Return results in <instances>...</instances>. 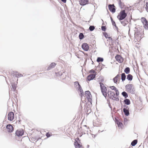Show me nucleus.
Here are the masks:
<instances>
[{"label": "nucleus", "mask_w": 148, "mask_h": 148, "mask_svg": "<svg viewBox=\"0 0 148 148\" xmlns=\"http://www.w3.org/2000/svg\"><path fill=\"white\" fill-rule=\"evenodd\" d=\"M108 93L110 98L114 100H119L118 96L119 95V92H117L112 91V90H108Z\"/></svg>", "instance_id": "1"}, {"label": "nucleus", "mask_w": 148, "mask_h": 148, "mask_svg": "<svg viewBox=\"0 0 148 148\" xmlns=\"http://www.w3.org/2000/svg\"><path fill=\"white\" fill-rule=\"evenodd\" d=\"M144 37L143 33L141 32L138 30H136L134 34V40L135 42H139Z\"/></svg>", "instance_id": "2"}, {"label": "nucleus", "mask_w": 148, "mask_h": 148, "mask_svg": "<svg viewBox=\"0 0 148 148\" xmlns=\"http://www.w3.org/2000/svg\"><path fill=\"white\" fill-rule=\"evenodd\" d=\"M127 16V13L125 12V10H123L121 11L117 16V18L119 20L124 19Z\"/></svg>", "instance_id": "3"}, {"label": "nucleus", "mask_w": 148, "mask_h": 148, "mask_svg": "<svg viewBox=\"0 0 148 148\" xmlns=\"http://www.w3.org/2000/svg\"><path fill=\"white\" fill-rule=\"evenodd\" d=\"M126 91L132 94H133L135 91L133 86L132 84H128L125 86Z\"/></svg>", "instance_id": "4"}, {"label": "nucleus", "mask_w": 148, "mask_h": 148, "mask_svg": "<svg viewBox=\"0 0 148 148\" xmlns=\"http://www.w3.org/2000/svg\"><path fill=\"white\" fill-rule=\"evenodd\" d=\"M101 92L103 95L106 97L107 96V90L104 84L100 86Z\"/></svg>", "instance_id": "5"}, {"label": "nucleus", "mask_w": 148, "mask_h": 148, "mask_svg": "<svg viewBox=\"0 0 148 148\" xmlns=\"http://www.w3.org/2000/svg\"><path fill=\"white\" fill-rule=\"evenodd\" d=\"M141 21L143 24V27L146 29H148V21L145 18L142 17L141 18Z\"/></svg>", "instance_id": "6"}, {"label": "nucleus", "mask_w": 148, "mask_h": 148, "mask_svg": "<svg viewBox=\"0 0 148 148\" xmlns=\"http://www.w3.org/2000/svg\"><path fill=\"white\" fill-rule=\"evenodd\" d=\"M75 84H77V85H76V87L77 88V90L78 91H79L81 93V97H82V96L83 95V92L82 89V88L81 86L80 85L79 82H75Z\"/></svg>", "instance_id": "7"}, {"label": "nucleus", "mask_w": 148, "mask_h": 148, "mask_svg": "<svg viewBox=\"0 0 148 148\" xmlns=\"http://www.w3.org/2000/svg\"><path fill=\"white\" fill-rule=\"evenodd\" d=\"M75 84H77V85H76V87L77 88V90L78 91H79L81 93V97H82V96L83 95V92L82 89V88L81 86L80 85L79 82H75Z\"/></svg>", "instance_id": "8"}, {"label": "nucleus", "mask_w": 148, "mask_h": 148, "mask_svg": "<svg viewBox=\"0 0 148 148\" xmlns=\"http://www.w3.org/2000/svg\"><path fill=\"white\" fill-rule=\"evenodd\" d=\"M8 119L10 121H12L14 117V114L13 112H9L7 115Z\"/></svg>", "instance_id": "9"}, {"label": "nucleus", "mask_w": 148, "mask_h": 148, "mask_svg": "<svg viewBox=\"0 0 148 148\" xmlns=\"http://www.w3.org/2000/svg\"><path fill=\"white\" fill-rule=\"evenodd\" d=\"M120 74H117L113 79V80L114 82L116 84L119 83L120 79Z\"/></svg>", "instance_id": "10"}, {"label": "nucleus", "mask_w": 148, "mask_h": 148, "mask_svg": "<svg viewBox=\"0 0 148 148\" xmlns=\"http://www.w3.org/2000/svg\"><path fill=\"white\" fill-rule=\"evenodd\" d=\"M115 58L116 60L119 63H121L123 61V58L120 55H117L115 57Z\"/></svg>", "instance_id": "11"}, {"label": "nucleus", "mask_w": 148, "mask_h": 148, "mask_svg": "<svg viewBox=\"0 0 148 148\" xmlns=\"http://www.w3.org/2000/svg\"><path fill=\"white\" fill-rule=\"evenodd\" d=\"M95 74H90L87 77L86 81L87 82L90 81L91 80H93L95 77Z\"/></svg>", "instance_id": "12"}, {"label": "nucleus", "mask_w": 148, "mask_h": 148, "mask_svg": "<svg viewBox=\"0 0 148 148\" xmlns=\"http://www.w3.org/2000/svg\"><path fill=\"white\" fill-rule=\"evenodd\" d=\"M24 132L23 130H18L16 132V134L18 136H21L24 134Z\"/></svg>", "instance_id": "13"}, {"label": "nucleus", "mask_w": 148, "mask_h": 148, "mask_svg": "<svg viewBox=\"0 0 148 148\" xmlns=\"http://www.w3.org/2000/svg\"><path fill=\"white\" fill-rule=\"evenodd\" d=\"M7 131L9 132H12L14 130V128L13 126L10 124L7 125L6 126Z\"/></svg>", "instance_id": "14"}, {"label": "nucleus", "mask_w": 148, "mask_h": 148, "mask_svg": "<svg viewBox=\"0 0 148 148\" xmlns=\"http://www.w3.org/2000/svg\"><path fill=\"white\" fill-rule=\"evenodd\" d=\"M82 47V48L85 51H88L89 49V46L86 43H83Z\"/></svg>", "instance_id": "15"}, {"label": "nucleus", "mask_w": 148, "mask_h": 148, "mask_svg": "<svg viewBox=\"0 0 148 148\" xmlns=\"http://www.w3.org/2000/svg\"><path fill=\"white\" fill-rule=\"evenodd\" d=\"M74 145L75 148H84L80 142H75Z\"/></svg>", "instance_id": "16"}, {"label": "nucleus", "mask_w": 148, "mask_h": 148, "mask_svg": "<svg viewBox=\"0 0 148 148\" xmlns=\"http://www.w3.org/2000/svg\"><path fill=\"white\" fill-rule=\"evenodd\" d=\"M79 4L82 5H84L89 3L88 0H79Z\"/></svg>", "instance_id": "17"}, {"label": "nucleus", "mask_w": 148, "mask_h": 148, "mask_svg": "<svg viewBox=\"0 0 148 148\" xmlns=\"http://www.w3.org/2000/svg\"><path fill=\"white\" fill-rule=\"evenodd\" d=\"M114 7L115 6L113 4L108 5V8L110 11L112 13H114L115 12V9Z\"/></svg>", "instance_id": "18"}, {"label": "nucleus", "mask_w": 148, "mask_h": 148, "mask_svg": "<svg viewBox=\"0 0 148 148\" xmlns=\"http://www.w3.org/2000/svg\"><path fill=\"white\" fill-rule=\"evenodd\" d=\"M85 95L86 98L88 99H90L91 97H92L90 92L88 91L85 92Z\"/></svg>", "instance_id": "19"}, {"label": "nucleus", "mask_w": 148, "mask_h": 148, "mask_svg": "<svg viewBox=\"0 0 148 148\" xmlns=\"http://www.w3.org/2000/svg\"><path fill=\"white\" fill-rule=\"evenodd\" d=\"M109 88L110 90L109 89L108 90H112V91L114 90L115 92H119L117 88L114 86H110Z\"/></svg>", "instance_id": "20"}, {"label": "nucleus", "mask_w": 148, "mask_h": 148, "mask_svg": "<svg viewBox=\"0 0 148 148\" xmlns=\"http://www.w3.org/2000/svg\"><path fill=\"white\" fill-rule=\"evenodd\" d=\"M103 78L101 77H99L98 78V81L99 83L100 86L102 85V84H104L102 83L104 81Z\"/></svg>", "instance_id": "21"}, {"label": "nucleus", "mask_w": 148, "mask_h": 148, "mask_svg": "<svg viewBox=\"0 0 148 148\" xmlns=\"http://www.w3.org/2000/svg\"><path fill=\"white\" fill-rule=\"evenodd\" d=\"M23 76V75L22 74L17 72H15L14 75V77H22Z\"/></svg>", "instance_id": "22"}, {"label": "nucleus", "mask_w": 148, "mask_h": 148, "mask_svg": "<svg viewBox=\"0 0 148 148\" xmlns=\"http://www.w3.org/2000/svg\"><path fill=\"white\" fill-rule=\"evenodd\" d=\"M56 65V64L55 63H51L50 65L48 68V70H50L51 69L54 68Z\"/></svg>", "instance_id": "23"}, {"label": "nucleus", "mask_w": 148, "mask_h": 148, "mask_svg": "<svg viewBox=\"0 0 148 148\" xmlns=\"http://www.w3.org/2000/svg\"><path fill=\"white\" fill-rule=\"evenodd\" d=\"M123 111L126 115L128 116L129 114L128 110L124 108L123 109Z\"/></svg>", "instance_id": "24"}, {"label": "nucleus", "mask_w": 148, "mask_h": 148, "mask_svg": "<svg viewBox=\"0 0 148 148\" xmlns=\"http://www.w3.org/2000/svg\"><path fill=\"white\" fill-rule=\"evenodd\" d=\"M121 79L122 81H124L125 79L126 75L125 73H123L121 75Z\"/></svg>", "instance_id": "25"}, {"label": "nucleus", "mask_w": 148, "mask_h": 148, "mask_svg": "<svg viewBox=\"0 0 148 148\" xmlns=\"http://www.w3.org/2000/svg\"><path fill=\"white\" fill-rule=\"evenodd\" d=\"M127 78L128 80L131 81L133 79V76L132 75L129 74L127 75Z\"/></svg>", "instance_id": "26"}, {"label": "nucleus", "mask_w": 148, "mask_h": 148, "mask_svg": "<svg viewBox=\"0 0 148 148\" xmlns=\"http://www.w3.org/2000/svg\"><path fill=\"white\" fill-rule=\"evenodd\" d=\"M130 69L129 67H126L124 70V72L126 74H129L130 72Z\"/></svg>", "instance_id": "27"}, {"label": "nucleus", "mask_w": 148, "mask_h": 148, "mask_svg": "<svg viewBox=\"0 0 148 148\" xmlns=\"http://www.w3.org/2000/svg\"><path fill=\"white\" fill-rule=\"evenodd\" d=\"M124 102H125V104L127 105H129L130 103V100L128 99H125Z\"/></svg>", "instance_id": "28"}, {"label": "nucleus", "mask_w": 148, "mask_h": 148, "mask_svg": "<svg viewBox=\"0 0 148 148\" xmlns=\"http://www.w3.org/2000/svg\"><path fill=\"white\" fill-rule=\"evenodd\" d=\"M122 95L125 97V98H126L127 97H128V95L127 93L125 91H124L123 92L121 93Z\"/></svg>", "instance_id": "29"}, {"label": "nucleus", "mask_w": 148, "mask_h": 148, "mask_svg": "<svg viewBox=\"0 0 148 148\" xmlns=\"http://www.w3.org/2000/svg\"><path fill=\"white\" fill-rule=\"evenodd\" d=\"M137 140H135L132 142L131 145L132 146H134L137 144Z\"/></svg>", "instance_id": "30"}, {"label": "nucleus", "mask_w": 148, "mask_h": 148, "mask_svg": "<svg viewBox=\"0 0 148 148\" xmlns=\"http://www.w3.org/2000/svg\"><path fill=\"white\" fill-rule=\"evenodd\" d=\"M103 61V59L102 58H101L100 57L98 58L97 61L98 62H102Z\"/></svg>", "instance_id": "31"}, {"label": "nucleus", "mask_w": 148, "mask_h": 148, "mask_svg": "<svg viewBox=\"0 0 148 148\" xmlns=\"http://www.w3.org/2000/svg\"><path fill=\"white\" fill-rule=\"evenodd\" d=\"M103 35L106 38H110L109 36V35L106 32L103 33Z\"/></svg>", "instance_id": "32"}, {"label": "nucleus", "mask_w": 148, "mask_h": 148, "mask_svg": "<svg viewBox=\"0 0 148 148\" xmlns=\"http://www.w3.org/2000/svg\"><path fill=\"white\" fill-rule=\"evenodd\" d=\"M89 72L90 73H93L92 74H95V75H96V74H97L96 72L94 70H93V69L91 70Z\"/></svg>", "instance_id": "33"}, {"label": "nucleus", "mask_w": 148, "mask_h": 148, "mask_svg": "<svg viewBox=\"0 0 148 148\" xmlns=\"http://www.w3.org/2000/svg\"><path fill=\"white\" fill-rule=\"evenodd\" d=\"M84 37L83 34L82 33H80L79 35V38L80 39H82Z\"/></svg>", "instance_id": "34"}, {"label": "nucleus", "mask_w": 148, "mask_h": 148, "mask_svg": "<svg viewBox=\"0 0 148 148\" xmlns=\"http://www.w3.org/2000/svg\"><path fill=\"white\" fill-rule=\"evenodd\" d=\"M95 29V27L94 26H90L89 28V29L90 31L93 30Z\"/></svg>", "instance_id": "35"}, {"label": "nucleus", "mask_w": 148, "mask_h": 148, "mask_svg": "<svg viewBox=\"0 0 148 148\" xmlns=\"http://www.w3.org/2000/svg\"><path fill=\"white\" fill-rule=\"evenodd\" d=\"M12 88L13 90H15L16 88V86L15 84H13L12 85Z\"/></svg>", "instance_id": "36"}, {"label": "nucleus", "mask_w": 148, "mask_h": 148, "mask_svg": "<svg viewBox=\"0 0 148 148\" xmlns=\"http://www.w3.org/2000/svg\"><path fill=\"white\" fill-rule=\"evenodd\" d=\"M117 124L119 127H121L123 125V124L122 123L120 122H119L118 121L117 122Z\"/></svg>", "instance_id": "37"}, {"label": "nucleus", "mask_w": 148, "mask_h": 148, "mask_svg": "<svg viewBox=\"0 0 148 148\" xmlns=\"http://www.w3.org/2000/svg\"><path fill=\"white\" fill-rule=\"evenodd\" d=\"M106 29V28L105 26H102L101 27V29L102 30L105 31Z\"/></svg>", "instance_id": "38"}, {"label": "nucleus", "mask_w": 148, "mask_h": 148, "mask_svg": "<svg viewBox=\"0 0 148 148\" xmlns=\"http://www.w3.org/2000/svg\"><path fill=\"white\" fill-rule=\"evenodd\" d=\"M51 133H49L48 132L46 134V136H47V137H49L51 136Z\"/></svg>", "instance_id": "39"}, {"label": "nucleus", "mask_w": 148, "mask_h": 148, "mask_svg": "<svg viewBox=\"0 0 148 148\" xmlns=\"http://www.w3.org/2000/svg\"><path fill=\"white\" fill-rule=\"evenodd\" d=\"M136 46L138 48H139L140 47V44L138 43H136Z\"/></svg>", "instance_id": "40"}, {"label": "nucleus", "mask_w": 148, "mask_h": 148, "mask_svg": "<svg viewBox=\"0 0 148 148\" xmlns=\"http://www.w3.org/2000/svg\"><path fill=\"white\" fill-rule=\"evenodd\" d=\"M31 138L32 140H36L37 139V138L36 137H31Z\"/></svg>", "instance_id": "41"}, {"label": "nucleus", "mask_w": 148, "mask_h": 148, "mask_svg": "<svg viewBox=\"0 0 148 148\" xmlns=\"http://www.w3.org/2000/svg\"><path fill=\"white\" fill-rule=\"evenodd\" d=\"M112 23L113 25L115 27H116V25L114 21H113L112 22Z\"/></svg>", "instance_id": "42"}, {"label": "nucleus", "mask_w": 148, "mask_h": 148, "mask_svg": "<svg viewBox=\"0 0 148 148\" xmlns=\"http://www.w3.org/2000/svg\"><path fill=\"white\" fill-rule=\"evenodd\" d=\"M121 23L124 26H125L126 25V24L125 23V21H121Z\"/></svg>", "instance_id": "43"}, {"label": "nucleus", "mask_w": 148, "mask_h": 148, "mask_svg": "<svg viewBox=\"0 0 148 148\" xmlns=\"http://www.w3.org/2000/svg\"><path fill=\"white\" fill-rule=\"evenodd\" d=\"M75 142H80V140H79V139L78 138H77L75 139Z\"/></svg>", "instance_id": "44"}, {"label": "nucleus", "mask_w": 148, "mask_h": 148, "mask_svg": "<svg viewBox=\"0 0 148 148\" xmlns=\"http://www.w3.org/2000/svg\"><path fill=\"white\" fill-rule=\"evenodd\" d=\"M146 7H145L146 9L147 10L148 8V3L146 2L145 4Z\"/></svg>", "instance_id": "45"}, {"label": "nucleus", "mask_w": 148, "mask_h": 148, "mask_svg": "<svg viewBox=\"0 0 148 148\" xmlns=\"http://www.w3.org/2000/svg\"><path fill=\"white\" fill-rule=\"evenodd\" d=\"M61 1L64 3H66V0H61Z\"/></svg>", "instance_id": "46"}, {"label": "nucleus", "mask_w": 148, "mask_h": 148, "mask_svg": "<svg viewBox=\"0 0 148 148\" xmlns=\"http://www.w3.org/2000/svg\"><path fill=\"white\" fill-rule=\"evenodd\" d=\"M110 18H111V21L112 22L113 21V19H112V17H110Z\"/></svg>", "instance_id": "47"}, {"label": "nucleus", "mask_w": 148, "mask_h": 148, "mask_svg": "<svg viewBox=\"0 0 148 148\" xmlns=\"http://www.w3.org/2000/svg\"><path fill=\"white\" fill-rule=\"evenodd\" d=\"M138 148H143L141 146V145L139 146Z\"/></svg>", "instance_id": "48"}]
</instances>
